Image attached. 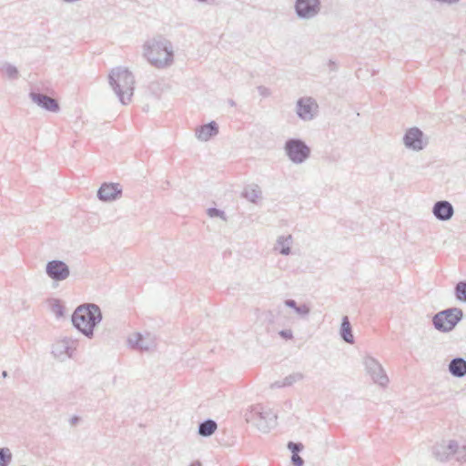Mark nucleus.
<instances>
[{"label": "nucleus", "mask_w": 466, "mask_h": 466, "mask_svg": "<svg viewBox=\"0 0 466 466\" xmlns=\"http://www.w3.org/2000/svg\"><path fill=\"white\" fill-rule=\"evenodd\" d=\"M457 441H450L448 443L442 441L437 443L432 447V454L436 460L440 461H445L452 456V449H456Z\"/></svg>", "instance_id": "nucleus-15"}, {"label": "nucleus", "mask_w": 466, "mask_h": 466, "mask_svg": "<svg viewBox=\"0 0 466 466\" xmlns=\"http://www.w3.org/2000/svg\"><path fill=\"white\" fill-rule=\"evenodd\" d=\"M50 309L56 318H62L65 315V307L60 299H52L49 300Z\"/></svg>", "instance_id": "nucleus-24"}, {"label": "nucleus", "mask_w": 466, "mask_h": 466, "mask_svg": "<svg viewBox=\"0 0 466 466\" xmlns=\"http://www.w3.org/2000/svg\"><path fill=\"white\" fill-rule=\"evenodd\" d=\"M455 297L461 302H466V281H460L455 286Z\"/></svg>", "instance_id": "nucleus-27"}, {"label": "nucleus", "mask_w": 466, "mask_h": 466, "mask_svg": "<svg viewBox=\"0 0 466 466\" xmlns=\"http://www.w3.org/2000/svg\"><path fill=\"white\" fill-rule=\"evenodd\" d=\"M312 105H313L312 98H310V97L299 98L297 101V106H296L297 107L296 111H297V115L299 116V117L305 121L311 120L314 116L312 114Z\"/></svg>", "instance_id": "nucleus-16"}, {"label": "nucleus", "mask_w": 466, "mask_h": 466, "mask_svg": "<svg viewBox=\"0 0 466 466\" xmlns=\"http://www.w3.org/2000/svg\"><path fill=\"white\" fill-rule=\"evenodd\" d=\"M363 364L367 373L370 376L374 383L381 387H385L389 383V378L384 369L376 359L367 356L364 358Z\"/></svg>", "instance_id": "nucleus-8"}, {"label": "nucleus", "mask_w": 466, "mask_h": 466, "mask_svg": "<svg viewBox=\"0 0 466 466\" xmlns=\"http://www.w3.org/2000/svg\"><path fill=\"white\" fill-rule=\"evenodd\" d=\"M284 304L288 307V308H290V309H293L294 310H296V309L298 308V304L297 302L292 299H286L284 301Z\"/></svg>", "instance_id": "nucleus-36"}, {"label": "nucleus", "mask_w": 466, "mask_h": 466, "mask_svg": "<svg viewBox=\"0 0 466 466\" xmlns=\"http://www.w3.org/2000/svg\"><path fill=\"white\" fill-rule=\"evenodd\" d=\"M46 275L54 281H63L70 275L69 267L60 259H53L46 263Z\"/></svg>", "instance_id": "nucleus-10"}, {"label": "nucleus", "mask_w": 466, "mask_h": 466, "mask_svg": "<svg viewBox=\"0 0 466 466\" xmlns=\"http://www.w3.org/2000/svg\"><path fill=\"white\" fill-rule=\"evenodd\" d=\"M190 466H202V463L199 461H194L190 463Z\"/></svg>", "instance_id": "nucleus-38"}, {"label": "nucleus", "mask_w": 466, "mask_h": 466, "mask_svg": "<svg viewBox=\"0 0 466 466\" xmlns=\"http://www.w3.org/2000/svg\"><path fill=\"white\" fill-rule=\"evenodd\" d=\"M339 335L345 342L350 344L354 343V336L352 334L351 325L347 316H344L341 319Z\"/></svg>", "instance_id": "nucleus-20"}, {"label": "nucleus", "mask_w": 466, "mask_h": 466, "mask_svg": "<svg viewBox=\"0 0 466 466\" xmlns=\"http://www.w3.org/2000/svg\"><path fill=\"white\" fill-rule=\"evenodd\" d=\"M258 91L259 95L264 97H267L270 95V90L268 87L263 86H258Z\"/></svg>", "instance_id": "nucleus-35"}, {"label": "nucleus", "mask_w": 466, "mask_h": 466, "mask_svg": "<svg viewBox=\"0 0 466 466\" xmlns=\"http://www.w3.org/2000/svg\"><path fill=\"white\" fill-rule=\"evenodd\" d=\"M197 1L199 3H203V4H208V3L214 2V0H197Z\"/></svg>", "instance_id": "nucleus-40"}, {"label": "nucleus", "mask_w": 466, "mask_h": 466, "mask_svg": "<svg viewBox=\"0 0 466 466\" xmlns=\"http://www.w3.org/2000/svg\"><path fill=\"white\" fill-rule=\"evenodd\" d=\"M296 313H298L299 315L300 316H307L309 315V311H310V309L308 305L306 304H302V305H299L298 306V308L296 309Z\"/></svg>", "instance_id": "nucleus-32"}, {"label": "nucleus", "mask_w": 466, "mask_h": 466, "mask_svg": "<svg viewBox=\"0 0 466 466\" xmlns=\"http://www.w3.org/2000/svg\"><path fill=\"white\" fill-rule=\"evenodd\" d=\"M78 420H79V418H78V417H76V416H74V417L71 419V423H72V424H76Z\"/></svg>", "instance_id": "nucleus-39"}, {"label": "nucleus", "mask_w": 466, "mask_h": 466, "mask_svg": "<svg viewBox=\"0 0 466 466\" xmlns=\"http://www.w3.org/2000/svg\"><path fill=\"white\" fill-rule=\"evenodd\" d=\"M218 134V125L215 121L202 125L196 129V137L200 141H208Z\"/></svg>", "instance_id": "nucleus-17"}, {"label": "nucleus", "mask_w": 466, "mask_h": 466, "mask_svg": "<svg viewBox=\"0 0 466 466\" xmlns=\"http://www.w3.org/2000/svg\"><path fill=\"white\" fill-rule=\"evenodd\" d=\"M12 461V453L8 448H0V466H8Z\"/></svg>", "instance_id": "nucleus-29"}, {"label": "nucleus", "mask_w": 466, "mask_h": 466, "mask_svg": "<svg viewBox=\"0 0 466 466\" xmlns=\"http://www.w3.org/2000/svg\"><path fill=\"white\" fill-rule=\"evenodd\" d=\"M292 236H279L277 239V246L280 247L279 253L288 256L291 253Z\"/></svg>", "instance_id": "nucleus-22"}, {"label": "nucleus", "mask_w": 466, "mask_h": 466, "mask_svg": "<svg viewBox=\"0 0 466 466\" xmlns=\"http://www.w3.org/2000/svg\"><path fill=\"white\" fill-rule=\"evenodd\" d=\"M77 345V339H75L70 337H65L57 340L53 345L52 353L56 358L59 359L60 360H65L66 359H70L73 357Z\"/></svg>", "instance_id": "nucleus-9"}, {"label": "nucleus", "mask_w": 466, "mask_h": 466, "mask_svg": "<svg viewBox=\"0 0 466 466\" xmlns=\"http://www.w3.org/2000/svg\"><path fill=\"white\" fill-rule=\"evenodd\" d=\"M242 195L248 201L256 203L258 198H261L262 192L258 185H250L244 189Z\"/></svg>", "instance_id": "nucleus-23"}, {"label": "nucleus", "mask_w": 466, "mask_h": 466, "mask_svg": "<svg viewBox=\"0 0 466 466\" xmlns=\"http://www.w3.org/2000/svg\"><path fill=\"white\" fill-rule=\"evenodd\" d=\"M283 387H286L285 385H282V380H278V381H275L274 383H272L270 385V388L271 389H274V388H283Z\"/></svg>", "instance_id": "nucleus-37"}, {"label": "nucleus", "mask_w": 466, "mask_h": 466, "mask_svg": "<svg viewBox=\"0 0 466 466\" xmlns=\"http://www.w3.org/2000/svg\"><path fill=\"white\" fill-rule=\"evenodd\" d=\"M29 96L34 103L49 112H57L59 110L58 102L47 95L32 91L29 93Z\"/></svg>", "instance_id": "nucleus-13"}, {"label": "nucleus", "mask_w": 466, "mask_h": 466, "mask_svg": "<svg viewBox=\"0 0 466 466\" xmlns=\"http://www.w3.org/2000/svg\"><path fill=\"white\" fill-rule=\"evenodd\" d=\"M7 376H8L7 371H6V370H3V371H2V377H3V378H6Z\"/></svg>", "instance_id": "nucleus-42"}, {"label": "nucleus", "mask_w": 466, "mask_h": 466, "mask_svg": "<svg viewBox=\"0 0 466 466\" xmlns=\"http://www.w3.org/2000/svg\"><path fill=\"white\" fill-rule=\"evenodd\" d=\"M287 447L291 451L292 455L299 454L304 448L301 442L294 441H289Z\"/></svg>", "instance_id": "nucleus-31"}, {"label": "nucleus", "mask_w": 466, "mask_h": 466, "mask_svg": "<svg viewBox=\"0 0 466 466\" xmlns=\"http://www.w3.org/2000/svg\"><path fill=\"white\" fill-rule=\"evenodd\" d=\"M286 156L294 164L304 163L310 156V147L300 138H289L284 145Z\"/></svg>", "instance_id": "nucleus-6"}, {"label": "nucleus", "mask_w": 466, "mask_h": 466, "mask_svg": "<svg viewBox=\"0 0 466 466\" xmlns=\"http://www.w3.org/2000/svg\"><path fill=\"white\" fill-rule=\"evenodd\" d=\"M207 213L210 218H220L222 220L227 221V216L225 212L221 209H218L217 208H209L207 210Z\"/></svg>", "instance_id": "nucleus-30"}, {"label": "nucleus", "mask_w": 466, "mask_h": 466, "mask_svg": "<svg viewBox=\"0 0 466 466\" xmlns=\"http://www.w3.org/2000/svg\"><path fill=\"white\" fill-rule=\"evenodd\" d=\"M122 187L119 183H103L97 190V198L102 202H112L122 197Z\"/></svg>", "instance_id": "nucleus-12"}, {"label": "nucleus", "mask_w": 466, "mask_h": 466, "mask_svg": "<svg viewBox=\"0 0 466 466\" xmlns=\"http://www.w3.org/2000/svg\"><path fill=\"white\" fill-rule=\"evenodd\" d=\"M321 8L320 0H296L295 14L299 19L310 20L316 17Z\"/></svg>", "instance_id": "nucleus-7"}, {"label": "nucleus", "mask_w": 466, "mask_h": 466, "mask_svg": "<svg viewBox=\"0 0 466 466\" xmlns=\"http://www.w3.org/2000/svg\"><path fill=\"white\" fill-rule=\"evenodd\" d=\"M1 70L6 75V76L9 78V79H17L19 77V72L17 70V68L9 64V63H5L1 68Z\"/></svg>", "instance_id": "nucleus-26"}, {"label": "nucleus", "mask_w": 466, "mask_h": 466, "mask_svg": "<svg viewBox=\"0 0 466 466\" xmlns=\"http://www.w3.org/2000/svg\"><path fill=\"white\" fill-rule=\"evenodd\" d=\"M449 372L455 378L466 376V360L462 357L453 358L448 365Z\"/></svg>", "instance_id": "nucleus-18"}, {"label": "nucleus", "mask_w": 466, "mask_h": 466, "mask_svg": "<svg viewBox=\"0 0 466 466\" xmlns=\"http://www.w3.org/2000/svg\"><path fill=\"white\" fill-rule=\"evenodd\" d=\"M432 214L440 221H448L454 215V208L447 200L436 201L432 207Z\"/></svg>", "instance_id": "nucleus-14"}, {"label": "nucleus", "mask_w": 466, "mask_h": 466, "mask_svg": "<svg viewBox=\"0 0 466 466\" xmlns=\"http://www.w3.org/2000/svg\"><path fill=\"white\" fill-rule=\"evenodd\" d=\"M228 105H229V106H236V102H235L233 99H228Z\"/></svg>", "instance_id": "nucleus-41"}, {"label": "nucleus", "mask_w": 466, "mask_h": 466, "mask_svg": "<svg viewBox=\"0 0 466 466\" xmlns=\"http://www.w3.org/2000/svg\"><path fill=\"white\" fill-rule=\"evenodd\" d=\"M103 319L100 308L94 303L78 306L71 316L73 326L88 339L94 337L95 328Z\"/></svg>", "instance_id": "nucleus-2"}, {"label": "nucleus", "mask_w": 466, "mask_h": 466, "mask_svg": "<svg viewBox=\"0 0 466 466\" xmlns=\"http://www.w3.org/2000/svg\"><path fill=\"white\" fill-rule=\"evenodd\" d=\"M218 429V423L212 419H207L200 422L198 427V433L201 437H210Z\"/></svg>", "instance_id": "nucleus-19"}, {"label": "nucleus", "mask_w": 466, "mask_h": 466, "mask_svg": "<svg viewBox=\"0 0 466 466\" xmlns=\"http://www.w3.org/2000/svg\"><path fill=\"white\" fill-rule=\"evenodd\" d=\"M143 56L154 67L164 69L174 63V47L167 37L157 35L144 43Z\"/></svg>", "instance_id": "nucleus-1"}, {"label": "nucleus", "mask_w": 466, "mask_h": 466, "mask_svg": "<svg viewBox=\"0 0 466 466\" xmlns=\"http://www.w3.org/2000/svg\"><path fill=\"white\" fill-rule=\"evenodd\" d=\"M279 335L284 339H293V332L291 329H281L279 332Z\"/></svg>", "instance_id": "nucleus-34"}, {"label": "nucleus", "mask_w": 466, "mask_h": 466, "mask_svg": "<svg viewBox=\"0 0 466 466\" xmlns=\"http://www.w3.org/2000/svg\"><path fill=\"white\" fill-rule=\"evenodd\" d=\"M463 311L459 308H449L432 317V325L441 332L451 331L462 319Z\"/></svg>", "instance_id": "nucleus-5"}, {"label": "nucleus", "mask_w": 466, "mask_h": 466, "mask_svg": "<svg viewBox=\"0 0 466 466\" xmlns=\"http://www.w3.org/2000/svg\"><path fill=\"white\" fill-rule=\"evenodd\" d=\"M109 85L123 105L131 101L135 89V77L127 68H113L108 76Z\"/></svg>", "instance_id": "nucleus-3"}, {"label": "nucleus", "mask_w": 466, "mask_h": 466, "mask_svg": "<svg viewBox=\"0 0 466 466\" xmlns=\"http://www.w3.org/2000/svg\"><path fill=\"white\" fill-rule=\"evenodd\" d=\"M424 134L418 127L408 129L403 136V143L405 147L413 151L422 150L427 143L423 141Z\"/></svg>", "instance_id": "nucleus-11"}, {"label": "nucleus", "mask_w": 466, "mask_h": 466, "mask_svg": "<svg viewBox=\"0 0 466 466\" xmlns=\"http://www.w3.org/2000/svg\"><path fill=\"white\" fill-rule=\"evenodd\" d=\"M452 456L460 462H466V443L460 444L457 441L456 449H452Z\"/></svg>", "instance_id": "nucleus-25"}, {"label": "nucleus", "mask_w": 466, "mask_h": 466, "mask_svg": "<svg viewBox=\"0 0 466 466\" xmlns=\"http://www.w3.org/2000/svg\"><path fill=\"white\" fill-rule=\"evenodd\" d=\"M128 343L131 348L140 350H148L150 344L145 341V339L140 333H135L128 338Z\"/></svg>", "instance_id": "nucleus-21"}, {"label": "nucleus", "mask_w": 466, "mask_h": 466, "mask_svg": "<svg viewBox=\"0 0 466 466\" xmlns=\"http://www.w3.org/2000/svg\"><path fill=\"white\" fill-rule=\"evenodd\" d=\"M245 420L263 433L268 432L277 425V415L271 409L261 404L251 406L245 412Z\"/></svg>", "instance_id": "nucleus-4"}, {"label": "nucleus", "mask_w": 466, "mask_h": 466, "mask_svg": "<svg viewBox=\"0 0 466 466\" xmlns=\"http://www.w3.org/2000/svg\"><path fill=\"white\" fill-rule=\"evenodd\" d=\"M304 379V375L301 372H294L289 374L282 380V385L286 387L291 386L294 383L300 381Z\"/></svg>", "instance_id": "nucleus-28"}, {"label": "nucleus", "mask_w": 466, "mask_h": 466, "mask_svg": "<svg viewBox=\"0 0 466 466\" xmlns=\"http://www.w3.org/2000/svg\"><path fill=\"white\" fill-rule=\"evenodd\" d=\"M291 462H292L293 466H303L304 465V460L299 454L291 455Z\"/></svg>", "instance_id": "nucleus-33"}]
</instances>
